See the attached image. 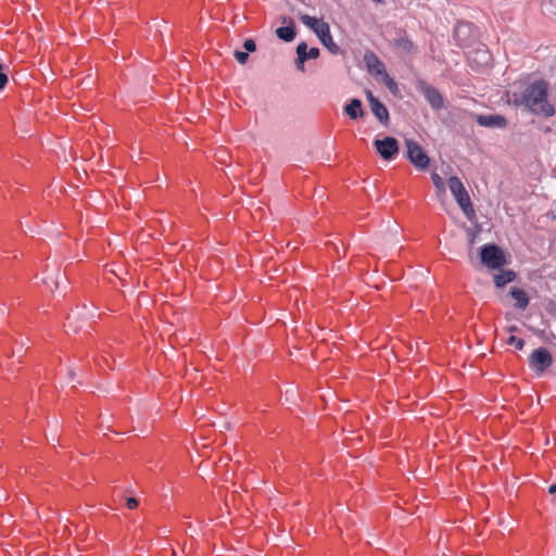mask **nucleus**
Segmentation results:
<instances>
[{
  "instance_id": "27",
  "label": "nucleus",
  "mask_w": 556,
  "mask_h": 556,
  "mask_svg": "<svg viewBox=\"0 0 556 556\" xmlns=\"http://www.w3.org/2000/svg\"><path fill=\"white\" fill-rule=\"evenodd\" d=\"M386 85L387 87L391 90V91H394L396 90L397 86L395 84V81L389 77V75L386 73Z\"/></svg>"
},
{
  "instance_id": "2",
  "label": "nucleus",
  "mask_w": 556,
  "mask_h": 556,
  "mask_svg": "<svg viewBox=\"0 0 556 556\" xmlns=\"http://www.w3.org/2000/svg\"><path fill=\"white\" fill-rule=\"evenodd\" d=\"M448 188L454 195L457 204L469 219L472 218L475 215V210L472 207V203L470 200V197L464 186V184L460 181V179L457 176H451L448 178Z\"/></svg>"
},
{
  "instance_id": "11",
  "label": "nucleus",
  "mask_w": 556,
  "mask_h": 556,
  "mask_svg": "<svg viewBox=\"0 0 556 556\" xmlns=\"http://www.w3.org/2000/svg\"><path fill=\"white\" fill-rule=\"evenodd\" d=\"M364 62L370 73L376 75L386 74L384 64L371 51H367L364 55Z\"/></svg>"
},
{
  "instance_id": "18",
  "label": "nucleus",
  "mask_w": 556,
  "mask_h": 556,
  "mask_svg": "<svg viewBox=\"0 0 556 556\" xmlns=\"http://www.w3.org/2000/svg\"><path fill=\"white\" fill-rule=\"evenodd\" d=\"M395 46L404 51L405 53H413L415 52V46L410 39L407 37H402L395 40Z\"/></svg>"
},
{
  "instance_id": "12",
  "label": "nucleus",
  "mask_w": 556,
  "mask_h": 556,
  "mask_svg": "<svg viewBox=\"0 0 556 556\" xmlns=\"http://www.w3.org/2000/svg\"><path fill=\"white\" fill-rule=\"evenodd\" d=\"M43 283L47 285L50 291L53 292L61 286L63 289H65L66 278L63 274L60 273V270H54L43 279Z\"/></svg>"
},
{
  "instance_id": "19",
  "label": "nucleus",
  "mask_w": 556,
  "mask_h": 556,
  "mask_svg": "<svg viewBox=\"0 0 556 556\" xmlns=\"http://www.w3.org/2000/svg\"><path fill=\"white\" fill-rule=\"evenodd\" d=\"M320 42L332 53L338 54L340 47L333 41L331 33H329L325 39H320Z\"/></svg>"
},
{
  "instance_id": "29",
  "label": "nucleus",
  "mask_w": 556,
  "mask_h": 556,
  "mask_svg": "<svg viewBox=\"0 0 556 556\" xmlns=\"http://www.w3.org/2000/svg\"><path fill=\"white\" fill-rule=\"evenodd\" d=\"M477 54H479L481 56V59L483 60V62L485 64H488L490 56H489V53L486 50L480 49L477 51Z\"/></svg>"
},
{
  "instance_id": "28",
  "label": "nucleus",
  "mask_w": 556,
  "mask_h": 556,
  "mask_svg": "<svg viewBox=\"0 0 556 556\" xmlns=\"http://www.w3.org/2000/svg\"><path fill=\"white\" fill-rule=\"evenodd\" d=\"M126 506L129 508V509H134L138 506V500L135 498V497H128L126 500Z\"/></svg>"
},
{
  "instance_id": "5",
  "label": "nucleus",
  "mask_w": 556,
  "mask_h": 556,
  "mask_svg": "<svg viewBox=\"0 0 556 556\" xmlns=\"http://www.w3.org/2000/svg\"><path fill=\"white\" fill-rule=\"evenodd\" d=\"M553 363V357L547 349L539 348L529 357V365L535 371L544 372Z\"/></svg>"
},
{
  "instance_id": "21",
  "label": "nucleus",
  "mask_w": 556,
  "mask_h": 556,
  "mask_svg": "<svg viewBox=\"0 0 556 556\" xmlns=\"http://www.w3.org/2000/svg\"><path fill=\"white\" fill-rule=\"evenodd\" d=\"M479 232H480V230L477 228H470V227L466 228V235H467L468 244H469L470 249L475 244V242L479 236Z\"/></svg>"
},
{
  "instance_id": "24",
  "label": "nucleus",
  "mask_w": 556,
  "mask_h": 556,
  "mask_svg": "<svg viewBox=\"0 0 556 556\" xmlns=\"http://www.w3.org/2000/svg\"><path fill=\"white\" fill-rule=\"evenodd\" d=\"M243 48L248 52H254L256 50V43L253 39L249 38L244 40Z\"/></svg>"
},
{
  "instance_id": "7",
  "label": "nucleus",
  "mask_w": 556,
  "mask_h": 556,
  "mask_svg": "<svg viewBox=\"0 0 556 556\" xmlns=\"http://www.w3.org/2000/svg\"><path fill=\"white\" fill-rule=\"evenodd\" d=\"M418 90L422 93L432 109L441 110L443 108V97L437 88L428 85L426 81H420L418 84Z\"/></svg>"
},
{
  "instance_id": "23",
  "label": "nucleus",
  "mask_w": 556,
  "mask_h": 556,
  "mask_svg": "<svg viewBox=\"0 0 556 556\" xmlns=\"http://www.w3.org/2000/svg\"><path fill=\"white\" fill-rule=\"evenodd\" d=\"M235 58L236 60L240 63V64H245L249 60V54L248 52H243V51H236L235 52Z\"/></svg>"
},
{
  "instance_id": "26",
  "label": "nucleus",
  "mask_w": 556,
  "mask_h": 556,
  "mask_svg": "<svg viewBox=\"0 0 556 556\" xmlns=\"http://www.w3.org/2000/svg\"><path fill=\"white\" fill-rule=\"evenodd\" d=\"M319 55V49L316 47H313L309 49V51L306 50V60L308 59H316Z\"/></svg>"
},
{
  "instance_id": "14",
  "label": "nucleus",
  "mask_w": 556,
  "mask_h": 556,
  "mask_svg": "<svg viewBox=\"0 0 556 556\" xmlns=\"http://www.w3.org/2000/svg\"><path fill=\"white\" fill-rule=\"evenodd\" d=\"M344 112L350 116L352 119H356L358 117L364 116V111L362 108V102L358 99H352L349 104L344 106Z\"/></svg>"
},
{
  "instance_id": "8",
  "label": "nucleus",
  "mask_w": 556,
  "mask_h": 556,
  "mask_svg": "<svg viewBox=\"0 0 556 556\" xmlns=\"http://www.w3.org/2000/svg\"><path fill=\"white\" fill-rule=\"evenodd\" d=\"M301 22L312 29L318 39H325V37L330 33L329 24L323 20H318L317 17L309 16L307 14L300 15Z\"/></svg>"
},
{
  "instance_id": "9",
  "label": "nucleus",
  "mask_w": 556,
  "mask_h": 556,
  "mask_svg": "<svg viewBox=\"0 0 556 556\" xmlns=\"http://www.w3.org/2000/svg\"><path fill=\"white\" fill-rule=\"evenodd\" d=\"M366 97L369 102L372 114L382 125L387 126L389 124L390 117L386 105L381 103L369 90L366 92Z\"/></svg>"
},
{
  "instance_id": "31",
  "label": "nucleus",
  "mask_w": 556,
  "mask_h": 556,
  "mask_svg": "<svg viewBox=\"0 0 556 556\" xmlns=\"http://www.w3.org/2000/svg\"><path fill=\"white\" fill-rule=\"evenodd\" d=\"M548 492H549L551 494L556 493V483H555V484H552V485L549 486Z\"/></svg>"
},
{
  "instance_id": "15",
  "label": "nucleus",
  "mask_w": 556,
  "mask_h": 556,
  "mask_svg": "<svg viewBox=\"0 0 556 556\" xmlns=\"http://www.w3.org/2000/svg\"><path fill=\"white\" fill-rule=\"evenodd\" d=\"M516 278V274L514 270L506 269L501 270L500 273L494 275V283L497 288H502L505 285L514 281Z\"/></svg>"
},
{
  "instance_id": "4",
  "label": "nucleus",
  "mask_w": 556,
  "mask_h": 556,
  "mask_svg": "<svg viewBox=\"0 0 556 556\" xmlns=\"http://www.w3.org/2000/svg\"><path fill=\"white\" fill-rule=\"evenodd\" d=\"M405 146L407 149L406 154L409 162L420 170L428 168L430 159L420 147V144L413 139H406Z\"/></svg>"
},
{
  "instance_id": "22",
  "label": "nucleus",
  "mask_w": 556,
  "mask_h": 556,
  "mask_svg": "<svg viewBox=\"0 0 556 556\" xmlns=\"http://www.w3.org/2000/svg\"><path fill=\"white\" fill-rule=\"evenodd\" d=\"M507 343L514 345L517 350H522L525 346V341L515 336H510L507 340Z\"/></svg>"
},
{
  "instance_id": "17",
  "label": "nucleus",
  "mask_w": 556,
  "mask_h": 556,
  "mask_svg": "<svg viewBox=\"0 0 556 556\" xmlns=\"http://www.w3.org/2000/svg\"><path fill=\"white\" fill-rule=\"evenodd\" d=\"M306 42L302 41L296 47V61L295 65L300 71H304V62L306 61Z\"/></svg>"
},
{
  "instance_id": "32",
  "label": "nucleus",
  "mask_w": 556,
  "mask_h": 556,
  "mask_svg": "<svg viewBox=\"0 0 556 556\" xmlns=\"http://www.w3.org/2000/svg\"><path fill=\"white\" fill-rule=\"evenodd\" d=\"M552 213H553L554 217L556 218V202L553 205Z\"/></svg>"
},
{
  "instance_id": "6",
  "label": "nucleus",
  "mask_w": 556,
  "mask_h": 556,
  "mask_svg": "<svg viewBox=\"0 0 556 556\" xmlns=\"http://www.w3.org/2000/svg\"><path fill=\"white\" fill-rule=\"evenodd\" d=\"M374 146L379 155L387 161L393 160L399 153V143L393 137L376 139Z\"/></svg>"
},
{
  "instance_id": "16",
  "label": "nucleus",
  "mask_w": 556,
  "mask_h": 556,
  "mask_svg": "<svg viewBox=\"0 0 556 556\" xmlns=\"http://www.w3.org/2000/svg\"><path fill=\"white\" fill-rule=\"evenodd\" d=\"M511 298L516 301V306L520 309H525L529 304V296L527 292L519 288H511Z\"/></svg>"
},
{
  "instance_id": "3",
  "label": "nucleus",
  "mask_w": 556,
  "mask_h": 556,
  "mask_svg": "<svg viewBox=\"0 0 556 556\" xmlns=\"http://www.w3.org/2000/svg\"><path fill=\"white\" fill-rule=\"evenodd\" d=\"M481 263L489 269H501L506 264L505 254L495 244H486L480 251Z\"/></svg>"
},
{
  "instance_id": "25",
  "label": "nucleus",
  "mask_w": 556,
  "mask_h": 556,
  "mask_svg": "<svg viewBox=\"0 0 556 556\" xmlns=\"http://www.w3.org/2000/svg\"><path fill=\"white\" fill-rule=\"evenodd\" d=\"M8 83V75L3 73V65L0 63V90H2Z\"/></svg>"
},
{
  "instance_id": "30",
  "label": "nucleus",
  "mask_w": 556,
  "mask_h": 556,
  "mask_svg": "<svg viewBox=\"0 0 556 556\" xmlns=\"http://www.w3.org/2000/svg\"><path fill=\"white\" fill-rule=\"evenodd\" d=\"M83 308H84V311H86V312L83 314V315H84V317L89 318V317H93V316H94L93 311H92L90 307H88L87 305H84V306H83Z\"/></svg>"
},
{
  "instance_id": "10",
  "label": "nucleus",
  "mask_w": 556,
  "mask_h": 556,
  "mask_svg": "<svg viewBox=\"0 0 556 556\" xmlns=\"http://www.w3.org/2000/svg\"><path fill=\"white\" fill-rule=\"evenodd\" d=\"M477 123L482 127L489 128H505L507 121L502 115H478L476 117Z\"/></svg>"
},
{
  "instance_id": "13",
  "label": "nucleus",
  "mask_w": 556,
  "mask_h": 556,
  "mask_svg": "<svg viewBox=\"0 0 556 556\" xmlns=\"http://www.w3.org/2000/svg\"><path fill=\"white\" fill-rule=\"evenodd\" d=\"M282 23L283 24L289 23V25L277 28L276 35L279 39H281L286 42H290L295 38L293 22L291 18L287 20L286 17H283Z\"/></svg>"
},
{
  "instance_id": "20",
  "label": "nucleus",
  "mask_w": 556,
  "mask_h": 556,
  "mask_svg": "<svg viewBox=\"0 0 556 556\" xmlns=\"http://www.w3.org/2000/svg\"><path fill=\"white\" fill-rule=\"evenodd\" d=\"M431 179H432V182L437 189V193L438 195L440 197L441 194H444L445 193V186H444V182L442 180V178L437 174V173H432L431 174Z\"/></svg>"
},
{
  "instance_id": "1",
  "label": "nucleus",
  "mask_w": 556,
  "mask_h": 556,
  "mask_svg": "<svg viewBox=\"0 0 556 556\" xmlns=\"http://www.w3.org/2000/svg\"><path fill=\"white\" fill-rule=\"evenodd\" d=\"M515 106H526L531 113L544 117L555 114V108L547 100V84L544 80H535L530 84L521 94H513Z\"/></svg>"
}]
</instances>
